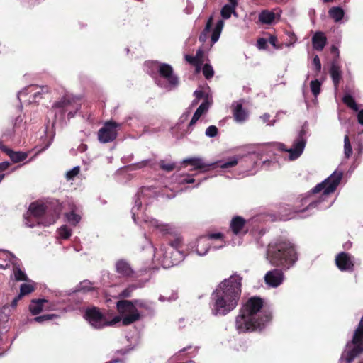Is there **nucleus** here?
Returning <instances> with one entry per match:
<instances>
[{
  "mask_svg": "<svg viewBox=\"0 0 363 363\" xmlns=\"http://www.w3.org/2000/svg\"><path fill=\"white\" fill-rule=\"evenodd\" d=\"M342 177V172H334L330 177L325 179L323 182L318 184L312 190L313 194H318L323 192L320 197L315 200L311 201L308 205L307 208H313L318 206V205L324 201L325 199L330 194L333 193L338 186Z\"/></svg>",
  "mask_w": 363,
  "mask_h": 363,
  "instance_id": "4",
  "label": "nucleus"
},
{
  "mask_svg": "<svg viewBox=\"0 0 363 363\" xmlns=\"http://www.w3.org/2000/svg\"><path fill=\"white\" fill-rule=\"evenodd\" d=\"M59 317L57 314H45L43 315L36 316L33 318V321L42 323L45 321L52 320Z\"/></svg>",
  "mask_w": 363,
  "mask_h": 363,
  "instance_id": "36",
  "label": "nucleus"
},
{
  "mask_svg": "<svg viewBox=\"0 0 363 363\" xmlns=\"http://www.w3.org/2000/svg\"><path fill=\"white\" fill-rule=\"evenodd\" d=\"M135 289V286H133V285L129 286L128 287H127L126 289H125L120 293L119 296L121 298L130 297L132 295V293Z\"/></svg>",
  "mask_w": 363,
  "mask_h": 363,
  "instance_id": "45",
  "label": "nucleus"
},
{
  "mask_svg": "<svg viewBox=\"0 0 363 363\" xmlns=\"http://www.w3.org/2000/svg\"><path fill=\"white\" fill-rule=\"evenodd\" d=\"M350 343L354 345L353 348L344 352L341 357L345 363H351L356 357L363 352V316L354 330L351 342L347 344V347H349Z\"/></svg>",
  "mask_w": 363,
  "mask_h": 363,
  "instance_id": "8",
  "label": "nucleus"
},
{
  "mask_svg": "<svg viewBox=\"0 0 363 363\" xmlns=\"http://www.w3.org/2000/svg\"><path fill=\"white\" fill-rule=\"evenodd\" d=\"M81 108V104L74 105L72 108H67L66 112L68 113L67 117L68 118H73L75 113Z\"/></svg>",
  "mask_w": 363,
  "mask_h": 363,
  "instance_id": "46",
  "label": "nucleus"
},
{
  "mask_svg": "<svg viewBox=\"0 0 363 363\" xmlns=\"http://www.w3.org/2000/svg\"><path fill=\"white\" fill-rule=\"evenodd\" d=\"M238 4L229 2V4H225V6H223L220 11L221 16L224 19H228L230 18L232 14L236 16L237 13L235 9L238 6Z\"/></svg>",
  "mask_w": 363,
  "mask_h": 363,
  "instance_id": "25",
  "label": "nucleus"
},
{
  "mask_svg": "<svg viewBox=\"0 0 363 363\" xmlns=\"http://www.w3.org/2000/svg\"><path fill=\"white\" fill-rule=\"evenodd\" d=\"M276 148L278 150L282 151V152H288L289 149L286 147V145L284 143H277L276 145Z\"/></svg>",
  "mask_w": 363,
  "mask_h": 363,
  "instance_id": "55",
  "label": "nucleus"
},
{
  "mask_svg": "<svg viewBox=\"0 0 363 363\" xmlns=\"http://www.w3.org/2000/svg\"><path fill=\"white\" fill-rule=\"evenodd\" d=\"M123 322V318L121 316H115L110 322L107 321L108 325H113L117 323H119L120 321Z\"/></svg>",
  "mask_w": 363,
  "mask_h": 363,
  "instance_id": "56",
  "label": "nucleus"
},
{
  "mask_svg": "<svg viewBox=\"0 0 363 363\" xmlns=\"http://www.w3.org/2000/svg\"><path fill=\"white\" fill-rule=\"evenodd\" d=\"M55 308V304L49 301V303L44 304L43 310L51 311Z\"/></svg>",
  "mask_w": 363,
  "mask_h": 363,
  "instance_id": "59",
  "label": "nucleus"
},
{
  "mask_svg": "<svg viewBox=\"0 0 363 363\" xmlns=\"http://www.w3.org/2000/svg\"><path fill=\"white\" fill-rule=\"evenodd\" d=\"M66 217L68 221L74 225H76L81 220V216L77 214L74 210L67 213Z\"/></svg>",
  "mask_w": 363,
  "mask_h": 363,
  "instance_id": "38",
  "label": "nucleus"
},
{
  "mask_svg": "<svg viewBox=\"0 0 363 363\" xmlns=\"http://www.w3.org/2000/svg\"><path fill=\"white\" fill-rule=\"evenodd\" d=\"M310 87L314 96H317L320 92L321 83L318 80H312L310 83Z\"/></svg>",
  "mask_w": 363,
  "mask_h": 363,
  "instance_id": "37",
  "label": "nucleus"
},
{
  "mask_svg": "<svg viewBox=\"0 0 363 363\" xmlns=\"http://www.w3.org/2000/svg\"><path fill=\"white\" fill-rule=\"evenodd\" d=\"M283 269H274L266 273L264 275L265 283L272 287H277L281 285L284 281V275Z\"/></svg>",
  "mask_w": 363,
  "mask_h": 363,
  "instance_id": "13",
  "label": "nucleus"
},
{
  "mask_svg": "<svg viewBox=\"0 0 363 363\" xmlns=\"http://www.w3.org/2000/svg\"><path fill=\"white\" fill-rule=\"evenodd\" d=\"M335 261L336 266L342 272H352L354 270V257L347 252L338 253Z\"/></svg>",
  "mask_w": 363,
  "mask_h": 363,
  "instance_id": "12",
  "label": "nucleus"
},
{
  "mask_svg": "<svg viewBox=\"0 0 363 363\" xmlns=\"http://www.w3.org/2000/svg\"><path fill=\"white\" fill-rule=\"evenodd\" d=\"M84 318L96 329H101L108 325L104 314L100 311L99 308L95 306L86 310Z\"/></svg>",
  "mask_w": 363,
  "mask_h": 363,
  "instance_id": "10",
  "label": "nucleus"
},
{
  "mask_svg": "<svg viewBox=\"0 0 363 363\" xmlns=\"http://www.w3.org/2000/svg\"><path fill=\"white\" fill-rule=\"evenodd\" d=\"M45 303H49V301L45 298L32 299L29 305V311L32 315H37L43 311Z\"/></svg>",
  "mask_w": 363,
  "mask_h": 363,
  "instance_id": "21",
  "label": "nucleus"
},
{
  "mask_svg": "<svg viewBox=\"0 0 363 363\" xmlns=\"http://www.w3.org/2000/svg\"><path fill=\"white\" fill-rule=\"evenodd\" d=\"M47 211L48 208L46 205L38 202L31 203L27 211L26 216L25 217L26 225L30 228H33L35 225V222L32 220L33 218L36 220L38 225L48 226L54 223L55 222V218L54 216H52L48 220L44 218Z\"/></svg>",
  "mask_w": 363,
  "mask_h": 363,
  "instance_id": "7",
  "label": "nucleus"
},
{
  "mask_svg": "<svg viewBox=\"0 0 363 363\" xmlns=\"http://www.w3.org/2000/svg\"><path fill=\"white\" fill-rule=\"evenodd\" d=\"M137 306L146 308L145 302L140 300H121L116 303L118 312L123 315V325L126 326L138 320L140 315L137 310Z\"/></svg>",
  "mask_w": 363,
  "mask_h": 363,
  "instance_id": "5",
  "label": "nucleus"
},
{
  "mask_svg": "<svg viewBox=\"0 0 363 363\" xmlns=\"http://www.w3.org/2000/svg\"><path fill=\"white\" fill-rule=\"evenodd\" d=\"M274 13L269 10H264L259 15V21L264 24L272 23L274 21Z\"/></svg>",
  "mask_w": 363,
  "mask_h": 363,
  "instance_id": "27",
  "label": "nucleus"
},
{
  "mask_svg": "<svg viewBox=\"0 0 363 363\" xmlns=\"http://www.w3.org/2000/svg\"><path fill=\"white\" fill-rule=\"evenodd\" d=\"M357 121L359 124L363 125V109L359 111Z\"/></svg>",
  "mask_w": 363,
  "mask_h": 363,
  "instance_id": "60",
  "label": "nucleus"
},
{
  "mask_svg": "<svg viewBox=\"0 0 363 363\" xmlns=\"http://www.w3.org/2000/svg\"><path fill=\"white\" fill-rule=\"evenodd\" d=\"M59 235L63 239H68L71 236V230L66 225H62L59 229Z\"/></svg>",
  "mask_w": 363,
  "mask_h": 363,
  "instance_id": "43",
  "label": "nucleus"
},
{
  "mask_svg": "<svg viewBox=\"0 0 363 363\" xmlns=\"http://www.w3.org/2000/svg\"><path fill=\"white\" fill-rule=\"evenodd\" d=\"M344 152L346 157L347 158H349L352 153V146L347 135L344 138Z\"/></svg>",
  "mask_w": 363,
  "mask_h": 363,
  "instance_id": "39",
  "label": "nucleus"
},
{
  "mask_svg": "<svg viewBox=\"0 0 363 363\" xmlns=\"http://www.w3.org/2000/svg\"><path fill=\"white\" fill-rule=\"evenodd\" d=\"M246 220L240 216H234L230 222V228L235 235L245 234L247 232Z\"/></svg>",
  "mask_w": 363,
  "mask_h": 363,
  "instance_id": "15",
  "label": "nucleus"
},
{
  "mask_svg": "<svg viewBox=\"0 0 363 363\" xmlns=\"http://www.w3.org/2000/svg\"><path fill=\"white\" fill-rule=\"evenodd\" d=\"M35 285L34 284H22L20 286L19 294L23 297L33 292L35 290Z\"/></svg>",
  "mask_w": 363,
  "mask_h": 363,
  "instance_id": "33",
  "label": "nucleus"
},
{
  "mask_svg": "<svg viewBox=\"0 0 363 363\" xmlns=\"http://www.w3.org/2000/svg\"><path fill=\"white\" fill-rule=\"evenodd\" d=\"M210 249V243L206 236H201L197 240L196 251L199 255H206Z\"/></svg>",
  "mask_w": 363,
  "mask_h": 363,
  "instance_id": "22",
  "label": "nucleus"
},
{
  "mask_svg": "<svg viewBox=\"0 0 363 363\" xmlns=\"http://www.w3.org/2000/svg\"><path fill=\"white\" fill-rule=\"evenodd\" d=\"M330 74L334 86L337 89L342 79V72L340 70V67L337 65L333 63L330 67Z\"/></svg>",
  "mask_w": 363,
  "mask_h": 363,
  "instance_id": "23",
  "label": "nucleus"
},
{
  "mask_svg": "<svg viewBox=\"0 0 363 363\" xmlns=\"http://www.w3.org/2000/svg\"><path fill=\"white\" fill-rule=\"evenodd\" d=\"M190 115V112L189 111H187L186 113H184L181 117V119L183 121V120H186L188 118V117Z\"/></svg>",
  "mask_w": 363,
  "mask_h": 363,
  "instance_id": "63",
  "label": "nucleus"
},
{
  "mask_svg": "<svg viewBox=\"0 0 363 363\" xmlns=\"http://www.w3.org/2000/svg\"><path fill=\"white\" fill-rule=\"evenodd\" d=\"M94 288L91 286V283L89 281L85 280L80 283L79 291L83 292H88L94 291Z\"/></svg>",
  "mask_w": 363,
  "mask_h": 363,
  "instance_id": "42",
  "label": "nucleus"
},
{
  "mask_svg": "<svg viewBox=\"0 0 363 363\" xmlns=\"http://www.w3.org/2000/svg\"><path fill=\"white\" fill-rule=\"evenodd\" d=\"M194 95L196 97V100L194 101L193 104H197L198 101L205 96L204 92L201 90H196L194 91Z\"/></svg>",
  "mask_w": 363,
  "mask_h": 363,
  "instance_id": "50",
  "label": "nucleus"
},
{
  "mask_svg": "<svg viewBox=\"0 0 363 363\" xmlns=\"http://www.w3.org/2000/svg\"><path fill=\"white\" fill-rule=\"evenodd\" d=\"M266 37H267V44L269 43L271 45H277L276 43L277 41V38L275 35L267 33Z\"/></svg>",
  "mask_w": 363,
  "mask_h": 363,
  "instance_id": "52",
  "label": "nucleus"
},
{
  "mask_svg": "<svg viewBox=\"0 0 363 363\" xmlns=\"http://www.w3.org/2000/svg\"><path fill=\"white\" fill-rule=\"evenodd\" d=\"M119 124L114 121H108L98 131V139L101 143L113 141L117 137V128Z\"/></svg>",
  "mask_w": 363,
  "mask_h": 363,
  "instance_id": "9",
  "label": "nucleus"
},
{
  "mask_svg": "<svg viewBox=\"0 0 363 363\" xmlns=\"http://www.w3.org/2000/svg\"><path fill=\"white\" fill-rule=\"evenodd\" d=\"M116 272L123 277H134L135 271L125 259H119L116 262Z\"/></svg>",
  "mask_w": 363,
  "mask_h": 363,
  "instance_id": "17",
  "label": "nucleus"
},
{
  "mask_svg": "<svg viewBox=\"0 0 363 363\" xmlns=\"http://www.w3.org/2000/svg\"><path fill=\"white\" fill-rule=\"evenodd\" d=\"M0 150L6 153L11 160V161L14 163H18L23 161L28 157V154L26 152H16L13 151L8 147L4 145L3 142L0 140Z\"/></svg>",
  "mask_w": 363,
  "mask_h": 363,
  "instance_id": "19",
  "label": "nucleus"
},
{
  "mask_svg": "<svg viewBox=\"0 0 363 363\" xmlns=\"http://www.w3.org/2000/svg\"><path fill=\"white\" fill-rule=\"evenodd\" d=\"M264 301L258 296L249 298L242 306L235 318V328L239 333L262 330L271 320L269 314H261Z\"/></svg>",
  "mask_w": 363,
  "mask_h": 363,
  "instance_id": "2",
  "label": "nucleus"
},
{
  "mask_svg": "<svg viewBox=\"0 0 363 363\" xmlns=\"http://www.w3.org/2000/svg\"><path fill=\"white\" fill-rule=\"evenodd\" d=\"M79 104L78 99L72 96L65 95L60 101L54 103L52 108L61 109L62 113H65L67 108L74 105Z\"/></svg>",
  "mask_w": 363,
  "mask_h": 363,
  "instance_id": "18",
  "label": "nucleus"
},
{
  "mask_svg": "<svg viewBox=\"0 0 363 363\" xmlns=\"http://www.w3.org/2000/svg\"><path fill=\"white\" fill-rule=\"evenodd\" d=\"M342 101L345 104H346L349 108L352 109L354 111H359V107L357 104L356 103L354 99L350 94H345L342 98Z\"/></svg>",
  "mask_w": 363,
  "mask_h": 363,
  "instance_id": "32",
  "label": "nucleus"
},
{
  "mask_svg": "<svg viewBox=\"0 0 363 363\" xmlns=\"http://www.w3.org/2000/svg\"><path fill=\"white\" fill-rule=\"evenodd\" d=\"M213 25V17L211 16L206 22L203 30L199 35V40L201 43H205L206 39L209 37L211 32Z\"/></svg>",
  "mask_w": 363,
  "mask_h": 363,
  "instance_id": "29",
  "label": "nucleus"
},
{
  "mask_svg": "<svg viewBox=\"0 0 363 363\" xmlns=\"http://www.w3.org/2000/svg\"><path fill=\"white\" fill-rule=\"evenodd\" d=\"M291 39L290 40V41L286 44V45H292L294 43H296V38L295 36L292 34L291 36Z\"/></svg>",
  "mask_w": 363,
  "mask_h": 363,
  "instance_id": "62",
  "label": "nucleus"
},
{
  "mask_svg": "<svg viewBox=\"0 0 363 363\" xmlns=\"http://www.w3.org/2000/svg\"><path fill=\"white\" fill-rule=\"evenodd\" d=\"M169 245L175 250L176 257L174 258V261L172 262V264H176L179 262L180 259H183L184 256L182 252V249L183 247V239L180 236H176L172 240H169L168 242Z\"/></svg>",
  "mask_w": 363,
  "mask_h": 363,
  "instance_id": "16",
  "label": "nucleus"
},
{
  "mask_svg": "<svg viewBox=\"0 0 363 363\" xmlns=\"http://www.w3.org/2000/svg\"><path fill=\"white\" fill-rule=\"evenodd\" d=\"M210 103L208 102V97L206 96V100L197 108L196 111H195L190 123H189L188 129H190V128L196 124L200 117L208 111Z\"/></svg>",
  "mask_w": 363,
  "mask_h": 363,
  "instance_id": "20",
  "label": "nucleus"
},
{
  "mask_svg": "<svg viewBox=\"0 0 363 363\" xmlns=\"http://www.w3.org/2000/svg\"><path fill=\"white\" fill-rule=\"evenodd\" d=\"M194 182H195V179L191 177H188V178H186L184 179V182L186 184H191V183H194Z\"/></svg>",
  "mask_w": 363,
  "mask_h": 363,
  "instance_id": "61",
  "label": "nucleus"
},
{
  "mask_svg": "<svg viewBox=\"0 0 363 363\" xmlns=\"http://www.w3.org/2000/svg\"><path fill=\"white\" fill-rule=\"evenodd\" d=\"M206 236L208 239V241L210 240H220L223 238V235L221 233H210Z\"/></svg>",
  "mask_w": 363,
  "mask_h": 363,
  "instance_id": "51",
  "label": "nucleus"
},
{
  "mask_svg": "<svg viewBox=\"0 0 363 363\" xmlns=\"http://www.w3.org/2000/svg\"><path fill=\"white\" fill-rule=\"evenodd\" d=\"M23 298V297H22L20 294L17 295V296H16V297L12 300V301H11V304H10L11 307H12V308H16V306L18 305V301H19L20 300H21V298Z\"/></svg>",
  "mask_w": 363,
  "mask_h": 363,
  "instance_id": "53",
  "label": "nucleus"
},
{
  "mask_svg": "<svg viewBox=\"0 0 363 363\" xmlns=\"http://www.w3.org/2000/svg\"><path fill=\"white\" fill-rule=\"evenodd\" d=\"M330 51L333 54H338V47H331Z\"/></svg>",
  "mask_w": 363,
  "mask_h": 363,
  "instance_id": "64",
  "label": "nucleus"
},
{
  "mask_svg": "<svg viewBox=\"0 0 363 363\" xmlns=\"http://www.w3.org/2000/svg\"><path fill=\"white\" fill-rule=\"evenodd\" d=\"M147 165H150V166L152 167V164H151V160H143L141 162L137 164V166H138V168H143V167H146Z\"/></svg>",
  "mask_w": 363,
  "mask_h": 363,
  "instance_id": "54",
  "label": "nucleus"
},
{
  "mask_svg": "<svg viewBox=\"0 0 363 363\" xmlns=\"http://www.w3.org/2000/svg\"><path fill=\"white\" fill-rule=\"evenodd\" d=\"M327 38L324 33L316 32L312 38L313 45H325Z\"/></svg>",
  "mask_w": 363,
  "mask_h": 363,
  "instance_id": "31",
  "label": "nucleus"
},
{
  "mask_svg": "<svg viewBox=\"0 0 363 363\" xmlns=\"http://www.w3.org/2000/svg\"><path fill=\"white\" fill-rule=\"evenodd\" d=\"M306 130L302 128L298 133L297 139L294 142L292 147L289 148L288 150L291 160L298 159L303 153L306 144Z\"/></svg>",
  "mask_w": 363,
  "mask_h": 363,
  "instance_id": "11",
  "label": "nucleus"
},
{
  "mask_svg": "<svg viewBox=\"0 0 363 363\" xmlns=\"http://www.w3.org/2000/svg\"><path fill=\"white\" fill-rule=\"evenodd\" d=\"M218 133V130L215 125H210L206 130V135L211 138L216 136Z\"/></svg>",
  "mask_w": 363,
  "mask_h": 363,
  "instance_id": "47",
  "label": "nucleus"
},
{
  "mask_svg": "<svg viewBox=\"0 0 363 363\" xmlns=\"http://www.w3.org/2000/svg\"><path fill=\"white\" fill-rule=\"evenodd\" d=\"M233 114L235 120L237 122H243L247 118V113L242 107V104H237L233 109Z\"/></svg>",
  "mask_w": 363,
  "mask_h": 363,
  "instance_id": "24",
  "label": "nucleus"
},
{
  "mask_svg": "<svg viewBox=\"0 0 363 363\" xmlns=\"http://www.w3.org/2000/svg\"><path fill=\"white\" fill-rule=\"evenodd\" d=\"M40 91H35L33 93V97L34 99H37L39 95L45 93H48L50 91V89L48 86H41L39 88Z\"/></svg>",
  "mask_w": 363,
  "mask_h": 363,
  "instance_id": "49",
  "label": "nucleus"
},
{
  "mask_svg": "<svg viewBox=\"0 0 363 363\" xmlns=\"http://www.w3.org/2000/svg\"><path fill=\"white\" fill-rule=\"evenodd\" d=\"M238 159L235 157L229 158L228 161H217L215 162L207 163L205 162L201 157H190L184 159L182 164L186 167L191 165L194 167V170H200L201 172H206L216 168L228 169L235 167L238 164Z\"/></svg>",
  "mask_w": 363,
  "mask_h": 363,
  "instance_id": "6",
  "label": "nucleus"
},
{
  "mask_svg": "<svg viewBox=\"0 0 363 363\" xmlns=\"http://www.w3.org/2000/svg\"><path fill=\"white\" fill-rule=\"evenodd\" d=\"M267 45V37H266V34H265L264 37L258 38L257 42V45Z\"/></svg>",
  "mask_w": 363,
  "mask_h": 363,
  "instance_id": "57",
  "label": "nucleus"
},
{
  "mask_svg": "<svg viewBox=\"0 0 363 363\" xmlns=\"http://www.w3.org/2000/svg\"><path fill=\"white\" fill-rule=\"evenodd\" d=\"M159 165L162 170L167 172L173 171L176 167L174 162H168L165 160H161L159 162Z\"/></svg>",
  "mask_w": 363,
  "mask_h": 363,
  "instance_id": "35",
  "label": "nucleus"
},
{
  "mask_svg": "<svg viewBox=\"0 0 363 363\" xmlns=\"http://www.w3.org/2000/svg\"><path fill=\"white\" fill-rule=\"evenodd\" d=\"M267 259L273 266L289 269L298 260L294 245L286 240H277L269 244Z\"/></svg>",
  "mask_w": 363,
  "mask_h": 363,
  "instance_id": "3",
  "label": "nucleus"
},
{
  "mask_svg": "<svg viewBox=\"0 0 363 363\" xmlns=\"http://www.w3.org/2000/svg\"><path fill=\"white\" fill-rule=\"evenodd\" d=\"M155 226L157 229H158L161 233L163 234H168L170 233L172 230V228L168 224H162V223H158V221H156L155 223Z\"/></svg>",
  "mask_w": 363,
  "mask_h": 363,
  "instance_id": "41",
  "label": "nucleus"
},
{
  "mask_svg": "<svg viewBox=\"0 0 363 363\" xmlns=\"http://www.w3.org/2000/svg\"><path fill=\"white\" fill-rule=\"evenodd\" d=\"M224 26V22L223 20H219L214 28V29L212 30V33L211 35V44H214L217 42L218 40L220 33L222 31V29Z\"/></svg>",
  "mask_w": 363,
  "mask_h": 363,
  "instance_id": "28",
  "label": "nucleus"
},
{
  "mask_svg": "<svg viewBox=\"0 0 363 363\" xmlns=\"http://www.w3.org/2000/svg\"><path fill=\"white\" fill-rule=\"evenodd\" d=\"M158 73L160 76L165 79L171 86H176L179 84V79L174 74L173 68L169 64L160 63L158 67Z\"/></svg>",
  "mask_w": 363,
  "mask_h": 363,
  "instance_id": "14",
  "label": "nucleus"
},
{
  "mask_svg": "<svg viewBox=\"0 0 363 363\" xmlns=\"http://www.w3.org/2000/svg\"><path fill=\"white\" fill-rule=\"evenodd\" d=\"M13 271L15 280L16 281H27L28 280V276L26 275V274L23 270H21L20 267L18 265H17L16 264H13Z\"/></svg>",
  "mask_w": 363,
  "mask_h": 363,
  "instance_id": "30",
  "label": "nucleus"
},
{
  "mask_svg": "<svg viewBox=\"0 0 363 363\" xmlns=\"http://www.w3.org/2000/svg\"><path fill=\"white\" fill-rule=\"evenodd\" d=\"M80 168L79 167H75L71 170L68 171L66 174V178L67 180L73 179L76 176L79 174Z\"/></svg>",
  "mask_w": 363,
  "mask_h": 363,
  "instance_id": "44",
  "label": "nucleus"
},
{
  "mask_svg": "<svg viewBox=\"0 0 363 363\" xmlns=\"http://www.w3.org/2000/svg\"><path fill=\"white\" fill-rule=\"evenodd\" d=\"M201 57H202V52L199 50H198L196 56H191V55H186L185 56V59L190 64H192L194 65H200L202 63V61L201 59Z\"/></svg>",
  "mask_w": 363,
  "mask_h": 363,
  "instance_id": "34",
  "label": "nucleus"
},
{
  "mask_svg": "<svg viewBox=\"0 0 363 363\" xmlns=\"http://www.w3.org/2000/svg\"><path fill=\"white\" fill-rule=\"evenodd\" d=\"M312 64L314 67L315 71L316 72H320L321 69V62L319 57L317 55H314Z\"/></svg>",
  "mask_w": 363,
  "mask_h": 363,
  "instance_id": "48",
  "label": "nucleus"
},
{
  "mask_svg": "<svg viewBox=\"0 0 363 363\" xmlns=\"http://www.w3.org/2000/svg\"><path fill=\"white\" fill-rule=\"evenodd\" d=\"M329 17L333 19L335 22L340 21L345 15L344 10L340 6H333L328 11Z\"/></svg>",
  "mask_w": 363,
  "mask_h": 363,
  "instance_id": "26",
  "label": "nucleus"
},
{
  "mask_svg": "<svg viewBox=\"0 0 363 363\" xmlns=\"http://www.w3.org/2000/svg\"><path fill=\"white\" fill-rule=\"evenodd\" d=\"M10 166V163L9 162H3L0 163V172H3L6 170Z\"/></svg>",
  "mask_w": 363,
  "mask_h": 363,
  "instance_id": "58",
  "label": "nucleus"
},
{
  "mask_svg": "<svg viewBox=\"0 0 363 363\" xmlns=\"http://www.w3.org/2000/svg\"><path fill=\"white\" fill-rule=\"evenodd\" d=\"M242 279L239 275H233L223 280L213 292L214 315H225L236 308L241 296Z\"/></svg>",
  "mask_w": 363,
  "mask_h": 363,
  "instance_id": "1",
  "label": "nucleus"
},
{
  "mask_svg": "<svg viewBox=\"0 0 363 363\" xmlns=\"http://www.w3.org/2000/svg\"><path fill=\"white\" fill-rule=\"evenodd\" d=\"M202 72L206 79H211L214 75V71L212 66L207 63L204 65Z\"/></svg>",
  "mask_w": 363,
  "mask_h": 363,
  "instance_id": "40",
  "label": "nucleus"
}]
</instances>
